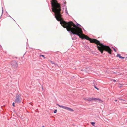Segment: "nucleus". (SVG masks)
Segmentation results:
<instances>
[{"label":"nucleus","instance_id":"f257e3e1","mask_svg":"<svg viewBox=\"0 0 127 127\" xmlns=\"http://www.w3.org/2000/svg\"><path fill=\"white\" fill-rule=\"evenodd\" d=\"M51 1L52 11L55 13V17L56 20L60 21L61 25L64 28H66L69 32L73 34L76 35L80 37V34L82 33V30L78 26H81L78 23L75 25L72 21L67 23L62 20L60 5L56 0H52Z\"/></svg>","mask_w":127,"mask_h":127},{"label":"nucleus","instance_id":"f03ea898","mask_svg":"<svg viewBox=\"0 0 127 127\" xmlns=\"http://www.w3.org/2000/svg\"><path fill=\"white\" fill-rule=\"evenodd\" d=\"M84 38L90 41L91 43H95L99 46L100 47L97 46V48L101 53H103V50H105L107 52L110 54H111L112 50L108 46L104 45L100 43L97 40L90 38L88 36L85 35H84Z\"/></svg>","mask_w":127,"mask_h":127},{"label":"nucleus","instance_id":"7ed1b4c3","mask_svg":"<svg viewBox=\"0 0 127 127\" xmlns=\"http://www.w3.org/2000/svg\"><path fill=\"white\" fill-rule=\"evenodd\" d=\"M21 97L18 95H16V99L15 100V103H19L21 102Z\"/></svg>","mask_w":127,"mask_h":127},{"label":"nucleus","instance_id":"20e7f679","mask_svg":"<svg viewBox=\"0 0 127 127\" xmlns=\"http://www.w3.org/2000/svg\"><path fill=\"white\" fill-rule=\"evenodd\" d=\"M11 64L12 66L14 68H17L18 66V64L15 61H12Z\"/></svg>","mask_w":127,"mask_h":127},{"label":"nucleus","instance_id":"39448f33","mask_svg":"<svg viewBox=\"0 0 127 127\" xmlns=\"http://www.w3.org/2000/svg\"><path fill=\"white\" fill-rule=\"evenodd\" d=\"M57 105L59 107H61L63 108L64 109H65L67 110L68 111H74L73 109L69 108L64 106L63 105H60L58 104H57Z\"/></svg>","mask_w":127,"mask_h":127},{"label":"nucleus","instance_id":"423d86ee","mask_svg":"<svg viewBox=\"0 0 127 127\" xmlns=\"http://www.w3.org/2000/svg\"><path fill=\"white\" fill-rule=\"evenodd\" d=\"M98 100L101 103L103 102V101L102 100H101L100 99L98 98L91 97L88 98V101H91L92 100H94L95 101H96V100Z\"/></svg>","mask_w":127,"mask_h":127},{"label":"nucleus","instance_id":"0eeeda50","mask_svg":"<svg viewBox=\"0 0 127 127\" xmlns=\"http://www.w3.org/2000/svg\"><path fill=\"white\" fill-rule=\"evenodd\" d=\"M95 123L94 122H92L91 123V124L93 126H95L94 125L95 124Z\"/></svg>","mask_w":127,"mask_h":127},{"label":"nucleus","instance_id":"6e6552de","mask_svg":"<svg viewBox=\"0 0 127 127\" xmlns=\"http://www.w3.org/2000/svg\"><path fill=\"white\" fill-rule=\"evenodd\" d=\"M117 57H118L120 58V57H121L120 55L119 54H118L116 56Z\"/></svg>","mask_w":127,"mask_h":127},{"label":"nucleus","instance_id":"1a4fd4ad","mask_svg":"<svg viewBox=\"0 0 127 127\" xmlns=\"http://www.w3.org/2000/svg\"><path fill=\"white\" fill-rule=\"evenodd\" d=\"M51 63L53 64H55V65H56V64L54 63V62L51 61H50Z\"/></svg>","mask_w":127,"mask_h":127},{"label":"nucleus","instance_id":"9d476101","mask_svg":"<svg viewBox=\"0 0 127 127\" xmlns=\"http://www.w3.org/2000/svg\"><path fill=\"white\" fill-rule=\"evenodd\" d=\"M39 56H40V57H44V59L45 58V57L44 56V55H40Z\"/></svg>","mask_w":127,"mask_h":127},{"label":"nucleus","instance_id":"9b49d317","mask_svg":"<svg viewBox=\"0 0 127 127\" xmlns=\"http://www.w3.org/2000/svg\"><path fill=\"white\" fill-rule=\"evenodd\" d=\"M83 99L85 100L88 101V98H84Z\"/></svg>","mask_w":127,"mask_h":127},{"label":"nucleus","instance_id":"f8f14e48","mask_svg":"<svg viewBox=\"0 0 127 127\" xmlns=\"http://www.w3.org/2000/svg\"><path fill=\"white\" fill-rule=\"evenodd\" d=\"M57 111V110L56 109L54 111V113H56Z\"/></svg>","mask_w":127,"mask_h":127},{"label":"nucleus","instance_id":"ddd939ff","mask_svg":"<svg viewBox=\"0 0 127 127\" xmlns=\"http://www.w3.org/2000/svg\"><path fill=\"white\" fill-rule=\"evenodd\" d=\"M112 48H113V49L114 50V51L115 52H116V50L114 48H113V47H112Z\"/></svg>","mask_w":127,"mask_h":127},{"label":"nucleus","instance_id":"4468645a","mask_svg":"<svg viewBox=\"0 0 127 127\" xmlns=\"http://www.w3.org/2000/svg\"><path fill=\"white\" fill-rule=\"evenodd\" d=\"M124 58H125L124 57H122V56H121V57H120V58L122 59H124Z\"/></svg>","mask_w":127,"mask_h":127},{"label":"nucleus","instance_id":"2eb2a0df","mask_svg":"<svg viewBox=\"0 0 127 127\" xmlns=\"http://www.w3.org/2000/svg\"><path fill=\"white\" fill-rule=\"evenodd\" d=\"M65 9L66 10H65V11L67 13V14H68V13H67V9H66V8Z\"/></svg>","mask_w":127,"mask_h":127},{"label":"nucleus","instance_id":"dca6fc26","mask_svg":"<svg viewBox=\"0 0 127 127\" xmlns=\"http://www.w3.org/2000/svg\"><path fill=\"white\" fill-rule=\"evenodd\" d=\"M95 89H97V90H99V89L98 88H97V87H96L95 86Z\"/></svg>","mask_w":127,"mask_h":127},{"label":"nucleus","instance_id":"f3484780","mask_svg":"<svg viewBox=\"0 0 127 127\" xmlns=\"http://www.w3.org/2000/svg\"><path fill=\"white\" fill-rule=\"evenodd\" d=\"M12 105L14 107L15 105H14V103L13 102L12 103Z\"/></svg>","mask_w":127,"mask_h":127},{"label":"nucleus","instance_id":"a211bd4d","mask_svg":"<svg viewBox=\"0 0 127 127\" xmlns=\"http://www.w3.org/2000/svg\"><path fill=\"white\" fill-rule=\"evenodd\" d=\"M119 99H120V100H123V101H125V100H123L121 98H119Z\"/></svg>","mask_w":127,"mask_h":127},{"label":"nucleus","instance_id":"6ab92c4d","mask_svg":"<svg viewBox=\"0 0 127 127\" xmlns=\"http://www.w3.org/2000/svg\"><path fill=\"white\" fill-rule=\"evenodd\" d=\"M42 90L43 91V90H44V89H43V87L42 86Z\"/></svg>","mask_w":127,"mask_h":127},{"label":"nucleus","instance_id":"aec40b11","mask_svg":"<svg viewBox=\"0 0 127 127\" xmlns=\"http://www.w3.org/2000/svg\"><path fill=\"white\" fill-rule=\"evenodd\" d=\"M113 81L115 82L116 81V80H113Z\"/></svg>","mask_w":127,"mask_h":127},{"label":"nucleus","instance_id":"412c9836","mask_svg":"<svg viewBox=\"0 0 127 127\" xmlns=\"http://www.w3.org/2000/svg\"><path fill=\"white\" fill-rule=\"evenodd\" d=\"M2 8H3L2 7ZM2 12H3V10H2Z\"/></svg>","mask_w":127,"mask_h":127},{"label":"nucleus","instance_id":"4be33fe9","mask_svg":"<svg viewBox=\"0 0 127 127\" xmlns=\"http://www.w3.org/2000/svg\"><path fill=\"white\" fill-rule=\"evenodd\" d=\"M42 127H44V126H43Z\"/></svg>","mask_w":127,"mask_h":127},{"label":"nucleus","instance_id":"5701e85b","mask_svg":"<svg viewBox=\"0 0 127 127\" xmlns=\"http://www.w3.org/2000/svg\"><path fill=\"white\" fill-rule=\"evenodd\" d=\"M117 101V100H115V101Z\"/></svg>","mask_w":127,"mask_h":127}]
</instances>
